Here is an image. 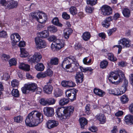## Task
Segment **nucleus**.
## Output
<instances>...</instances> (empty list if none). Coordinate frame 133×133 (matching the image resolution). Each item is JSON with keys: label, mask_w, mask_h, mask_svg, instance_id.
<instances>
[{"label": "nucleus", "mask_w": 133, "mask_h": 133, "mask_svg": "<svg viewBox=\"0 0 133 133\" xmlns=\"http://www.w3.org/2000/svg\"><path fill=\"white\" fill-rule=\"evenodd\" d=\"M80 68L81 71L82 72H86L87 71H89L91 72L93 69L90 67H87L86 68H83L81 66L80 67Z\"/></svg>", "instance_id": "40"}, {"label": "nucleus", "mask_w": 133, "mask_h": 133, "mask_svg": "<svg viewBox=\"0 0 133 133\" xmlns=\"http://www.w3.org/2000/svg\"><path fill=\"white\" fill-rule=\"evenodd\" d=\"M72 32V30L71 29L68 28L65 29L64 32V36L66 39H68L69 38L70 35Z\"/></svg>", "instance_id": "25"}, {"label": "nucleus", "mask_w": 133, "mask_h": 133, "mask_svg": "<svg viewBox=\"0 0 133 133\" xmlns=\"http://www.w3.org/2000/svg\"><path fill=\"white\" fill-rule=\"evenodd\" d=\"M35 41L37 48L41 49L45 48L46 46V42L44 40L37 37L35 38Z\"/></svg>", "instance_id": "7"}, {"label": "nucleus", "mask_w": 133, "mask_h": 133, "mask_svg": "<svg viewBox=\"0 0 133 133\" xmlns=\"http://www.w3.org/2000/svg\"><path fill=\"white\" fill-rule=\"evenodd\" d=\"M47 99L48 105H53L55 103L56 100L53 98H50Z\"/></svg>", "instance_id": "42"}, {"label": "nucleus", "mask_w": 133, "mask_h": 133, "mask_svg": "<svg viewBox=\"0 0 133 133\" xmlns=\"http://www.w3.org/2000/svg\"><path fill=\"white\" fill-rule=\"evenodd\" d=\"M58 59H51L50 61V64L51 65H57L58 64Z\"/></svg>", "instance_id": "49"}, {"label": "nucleus", "mask_w": 133, "mask_h": 133, "mask_svg": "<svg viewBox=\"0 0 133 133\" xmlns=\"http://www.w3.org/2000/svg\"><path fill=\"white\" fill-rule=\"evenodd\" d=\"M124 78L123 72L121 70H118L115 72H111L109 75L108 79L110 82L118 84L121 82Z\"/></svg>", "instance_id": "3"}, {"label": "nucleus", "mask_w": 133, "mask_h": 133, "mask_svg": "<svg viewBox=\"0 0 133 133\" xmlns=\"http://www.w3.org/2000/svg\"><path fill=\"white\" fill-rule=\"evenodd\" d=\"M109 93L115 95H121L120 90L118 88L108 90Z\"/></svg>", "instance_id": "15"}, {"label": "nucleus", "mask_w": 133, "mask_h": 133, "mask_svg": "<svg viewBox=\"0 0 133 133\" xmlns=\"http://www.w3.org/2000/svg\"><path fill=\"white\" fill-rule=\"evenodd\" d=\"M123 114V112L122 111H119L115 114V116L119 117L122 115Z\"/></svg>", "instance_id": "64"}, {"label": "nucleus", "mask_w": 133, "mask_h": 133, "mask_svg": "<svg viewBox=\"0 0 133 133\" xmlns=\"http://www.w3.org/2000/svg\"><path fill=\"white\" fill-rule=\"evenodd\" d=\"M103 110L105 113L108 114L110 113L111 112V109L110 106L108 105H106L103 108Z\"/></svg>", "instance_id": "41"}, {"label": "nucleus", "mask_w": 133, "mask_h": 133, "mask_svg": "<svg viewBox=\"0 0 133 133\" xmlns=\"http://www.w3.org/2000/svg\"><path fill=\"white\" fill-rule=\"evenodd\" d=\"M32 18L36 19L38 22L41 23H45L47 20V16L44 13L36 12L31 14Z\"/></svg>", "instance_id": "4"}, {"label": "nucleus", "mask_w": 133, "mask_h": 133, "mask_svg": "<svg viewBox=\"0 0 133 133\" xmlns=\"http://www.w3.org/2000/svg\"><path fill=\"white\" fill-rule=\"evenodd\" d=\"M96 117L102 124H104L106 121L105 117L103 114H100L96 116Z\"/></svg>", "instance_id": "21"}, {"label": "nucleus", "mask_w": 133, "mask_h": 133, "mask_svg": "<svg viewBox=\"0 0 133 133\" xmlns=\"http://www.w3.org/2000/svg\"><path fill=\"white\" fill-rule=\"evenodd\" d=\"M131 41L128 39L124 38L120 39L118 41V44H121L123 48H129L130 46Z\"/></svg>", "instance_id": "8"}, {"label": "nucleus", "mask_w": 133, "mask_h": 133, "mask_svg": "<svg viewBox=\"0 0 133 133\" xmlns=\"http://www.w3.org/2000/svg\"><path fill=\"white\" fill-rule=\"evenodd\" d=\"M35 68L37 70L42 71L44 70L45 66L43 64L40 63L36 64L35 65Z\"/></svg>", "instance_id": "24"}, {"label": "nucleus", "mask_w": 133, "mask_h": 133, "mask_svg": "<svg viewBox=\"0 0 133 133\" xmlns=\"http://www.w3.org/2000/svg\"><path fill=\"white\" fill-rule=\"evenodd\" d=\"M26 84V87L28 88V90L29 91L34 92L37 88V85L34 83H28Z\"/></svg>", "instance_id": "13"}, {"label": "nucleus", "mask_w": 133, "mask_h": 133, "mask_svg": "<svg viewBox=\"0 0 133 133\" xmlns=\"http://www.w3.org/2000/svg\"><path fill=\"white\" fill-rule=\"evenodd\" d=\"M53 89V87L51 85L48 84L45 85L43 88L44 91L47 94L51 93Z\"/></svg>", "instance_id": "16"}, {"label": "nucleus", "mask_w": 133, "mask_h": 133, "mask_svg": "<svg viewBox=\"0 0 133 133\" xmlns=\"http://www.w3.org/2000/svg\"><path fill=\"white\" fill-rule=\"evenodd\" d=\"M76 81L77 83H81L83 81V77L82 73L81 72H77L75 77Z\"/></svg>", "instance_id": "17"}, {"label": "nucleus", "mask_w": 133, "mask_h": 133, "mask_svg": "<svg viewBox=\"0 0 133 133\" xmlns=\"http://www.w3.org/2000/svg\"><path fill=\"white\" fill-rule=\"evenodd\" d=\"M79 121L81 128H84L85 125L87 124V120L85 118L83 117L80 118Z\"/></svg>", "instance_id": "22"}, {"label": "nucleus", "mask_w": 133, "mask_h": 133, "mask_svg": "<svg viewBox=\"0 0 133 133\" xmlns=\"http://www.w3.org/2000/svg\"><path fill=\"white\" fill-rule=\"evenodd\" d=\"M10 37L11 41H15V42H18L21 39L20 35L16 33L11 35Z\"/></svg>", "instance_id": "19"}, {"label": "nucleus", "mask_w": 133, "mask_h": 133, "mask_svg": "<svg viewBox=\"0 0 133 133\" xmlns=\"http://www.w3.org/2000/svg\"><path fill=\"white\" fill-rule=\"evenodd\" d=\"M12 95L16 97H18L19 96V92L17 89H14L11 91Z\"/></svg>", "instance_id": "36"}, {"label": "nucleus", "mask_w": 133, "mask_h": 133, "mask_svg": "<svg viewBox=\"0 0 133 133\" xmlns=\"http://www.w3.org/2000/svg\"><path fill=\"white\" fill-rule=\"evenodd\" d=\"M9 77L10 76L7 73L4 74L3 76V79L5 80H7Z\"/></svg>", "instance_id": "63"}, {"label": "nucleus", "mask_w": 133, "mask_h": 133, "mask_svg": "<svg viewBox=\"0 0 133 133\" xmlns=\"http://www.w3.org/2000/svg\"><path fill=\"white\" fill-rule=\"evenodd\" d=\"M44 114L48 117H52L54 114V110L53 108L51 107H44L43 110Z\"/></svg>", "instance_id": "10"}, {"label": "nucleus", "mask_w": 133, "mask_h": 133, "mask_svg": "<svg viewBox=\"0 0 133 133\" xmlns=\"http://www.w3.org/2000/svg\"><path fill=\"white\" fill-rule=\"evenodd\" d=\"M62 92L61 90L57 89V90L55 93V96L57 97L61 96L62 95Z\"/></svg>", "instance_id": "51"}, {"label": "nucleus", "mask_w": 133, "mask_h": 133, "mask_svg": "<svg viewBox=\"0 0 133 133\" xmlns=\"http://www.w3.org/2000/svg\"><path fill=\"white\" fill-rule=\"evenodd\" d=\"M26 84H25L24 86L22 88V92L24 94H26L27 90H28V88L26 87Z\"/></svg>", "instance_id": "60"}, {"label": "nucleus", "mask_w": 133, "mask_h": 133, "mask_svg": "<svg viewBox=\"0 0 133 133\" xmlns=\"http://www.w3.org/2000/svg\"><path fill=\"white\" fill-rule=\"evenodd\" d=\"M82 37L84 40L85 41H87L90 39L91 37V35L89 32L86 31L83 33Z\"/></svg>", "instance_id": "23"}, {"label": "nucleus", "mask_w": 133, "mask_h": 133, "mask_svg": "<svg viewBox=\"0 0 133 133\" xmlns=\"http://www.w3.org/2000/svg\"><path fill=\"white\" fill-rule=\"evenodd\" d=\"M46 125L48 128L51 129L57 126L58 125V122L55 120H50L47 122Z\"/></svg>", "instance_id": "11"}, {"label": "nucleus", "mask_w": 133, "mask_h": 133, "mask_svg": "<svg viewBox=\"0 0 133 133\" xmlns=\"http://www.w3.org/2000/svg\"><path fill=\"white\" fill-rule=\"evenodd\" d=\"M30 66L28 65L22 63H20L19 66V69L28 71L30 70Z\"/></svg>", "instance_id": "20"}, {"label": "nucleus", "mask_w": 133, "mask_h": 133, "mask_svg": "<svg viewBox=\"0 0 133 133\" xmlns=\"http://www.w3.org/2000/svg\"><path fill=\"white\" fill-rule=\"evenodd\" d=\"M14 122L18 123H21L23 120V117L20 115L15 117L14 118Z\"/></svg>", "instance_id": "30"}, {"label": "nucleus", "mask_w": 133, "mask_h": 133, "mask_svg": "<svg viewBox=\"0 0 133 133\" xmlns=\"http://www.w3.org/2000/svg\"><path fill=\"white\" fill-rule=\"evenodd\" d=\"M131 115H128L126 116L125 117L124 121L126 123L129 125H131L130 122Z\"/></svg>", "instance_id": "37"}, {"label": "nucleus", "mask_w": 133, "mask_h": 133, "mask_svg": "<svg viewBox=\"0 0 133 133\" xmlns=\"http://www.w3.org/2000/svg\"><path fill=\"white\" fill-rule=\"evenodd\" d=\"M108 64V62L105 60L103 61L100 63V66L101 68H105Z\"/></svg>", "instance_id": "38"}, {"label": "nucleus", "mask_w": 133, "mask_h": 133, "mask_svg": "<svg viewBox=\"0 0 133 133\" xmlns=\"http://www.w3.org/2000/svg\"><path fill=\"white\" fill-rule=\"evenodd\" d=\"M20 50L21 53L20 56L21 57L25 58L27 57L29 54L24 48H21Z\"/></svg>", "instance_id": "28"}, {"label": "nucleus", "mask_w": 133, "mask_h": 133, "mask_svg": "<svg viewBox=\"0 0 133 133\" xmlns=\"http://www.w3.org/2000/svg\"><path fill=\"white\" fill-rule=\"evenodd\" d=\"M121 101L122 103L124 104L127 103L129 101L128 96L125 95L122 96L120 98Z\"/></svg>", "instance_id": "35"}, {"label": "nucleus", "mask_w": 133, "mask_h": 133, "mask_svg": "<svg viewBox=\"0 0 133 133\" xmlns=\"http://www.w3.org/2000/svg\"><path fill=\"white\" fill-rule=\"evenodd\" d=\"M62 17L64 19L66 20L70 18L69 15L67 14L66 12H64L63 13Z\"/></svg>", "instance_id": "57"}, {"label": "nucleus", "mask_w": 133, "mask_h": 133, "mask_svg": "<svg viewBox=\"0 0 133 133\" xmlns=\"http://www.w3.org/2000/svg\"><path fill=\"white\" fill-rule=\"evenodd\" d=\"M127 87L125 86H124L123 85L122 86L120 91L121 95L124 93L127 90Z\"/></svg>", "instance_id": "59"}, {"label": "nucleus", "mask_w": 133, "mask_h": 133, "mask_svg": "<svg viewBox=\"0 0 133 133\" xmlns=\"http://www.w3.org/2000/svg\"><path fill=\"white\" fill-rule=\"evenodd\" d=\"M116 30V28H113L107 31V33L109 36L111 35Z\"/></svg>", "instance_id": "56"}, {"label": "nucleus", "mask_w": 133, "mask_h": 133, "mask_svg": "<svg viewBox=\"0 0 133 133\" xmlns=\"http://www.w3.org/2000/svg\"><path fill=\"white\" fill-rule=\"evenodd\" d=\"M72 32V30L71 29L68 28L65 29L64 32V36L66 39H68L69 38L70 35Z\"/></svg>", "instance_id": "26"}, {"label": "nucleus", "mask_w": 133, "mask_h": 133, "mask_svg": "<svg viewBox=\"0 0 133 133\" xmlns=\"http://www.w3.org/2000/svg\"><path fill=\"white\" fill-rule=\"evenodd\" d=\"M10 66L15 65L17 64L16 60L15 59H11L9 61Z\"/></svg>", "instance_id": "48"}, {"label": "nucleus", "mask_w": 133, "mask_h": 133, "mask_svg": "<svg viewBox=\"0 0 133 133\" xmlns=\"http://www.w3.org/2000/svg\"><path fill=\"white\" fill-rule=\"evenodd\" d=\"M94 10V8L93 7L90 6H86L85 8V10L87 12L89 13H92Z\"/></svg>", "instance_id": "55"}, {"label": "nucleus", "mask_w": 133, "mask_h": 133, "mask_svg": "<svg viewBox=\"0 0 133 133\" xmlns=\"http://www.w3.org/2000/svg\"><path fill=\"white\" fill-rule=\"evenodd\" d=\"M52 23L60 27H62V24L59 22V20L58 18L55 17L54 18L52 21Z\"/></svg>", "instance_id": "34"}, {"label": "nucleus", "mask_w": 133, "mask_h": 133, "mask_svg": "<svg viewBox=\"0 0 133 133\" xmlns=\"http://www.w3.org/2000/svg\"><path fill=\"white\" fill-rule=\"evenodd\" d=\"M40 36H39L41 38H46L49 36V33L48 31L45 30L39 33Z\"/></svg>", "instance_id": "29"}, {"label": "nucleus", "mask_w": 133, "mask_h": 133, "mask_svg": "<svg viewBox=\"0 0 133 133\" xmlns=\"http://www.w3.org/2000/svg\"><path fill=\"white\" fill-rule=\"evenodd\" d=\"M94 92L95 94L100 97H102L105 94L104 91L97 88L94 89Z\"/></svg>", "instance_id": "18"}, {"label": "nucleus", "mask_w": 133, "mask_h": 133, "mask_svg": "<svg viewBox=\"0 0 133 133\" xmlns=\"http://www.w3.org/2000/svg\"><path fill=\"white\" fill-rule=\"evenodd\" d=\"M46 77L47 76H51L53 74L52 71L50 69H48L44 72Z\"/></svg>", "instance_id": "44"}, {"label": "nucleus", "mask_w": 133, "mask_h": 133, "mask_svg": "<svg viewBox=\"0 0 133 133\" xmlns=\"http://www.w3.org/2000/svg\"><path fill=\"white\" fill-rule=\"evenodd\" d=\"M90 106L89 104H87L85 107V112L87 115H89L90 113Z\"/></svg>", "instance_id": "53"}, {"label": "nucleus", "mask_w": 133, "mask_h": 133, "mask_svg": "<svg viewBox=\"0 0 133 133\" xmlns=\"http://www.w3.org/2000/svg\"><path fill=\"white\" fill-rule=\"evenodd\" d=\"M7 36V34L6 31L2 30L0 31V37L5 38Z\"/></svg>", "instance_id": "54"}, {"label": "nucleus", "mask_w": 133, "mask_h": 133, "mask_svg": "<svg viewBox=\"0 0 133 133\" xmlns=\"http://www.w3.org/2000/svg\"><path fill=\"white\" fill-rule=\"evenodd\" d=\"M122 13L124 17H129L130 15V11L129 9L125 8L122 11Z\"/></svg>", "instance_id": "27"}, {"label": "nucleus", "mask_w": 133, "mask_h": 133, "mask_svg": "<svg viewBox=\"0 0 133 133\" xmlns=\"http://www.w3.org/2000/svg\"><path fill=\"white\" fill-rule=\"evenodd\" d=\"M41 59H29L28 60L31 64H36L40 62Z\"/></svg>", "instance_id": "39"}, {"label": "nucleus", "mask_w": 133, "mask_h": 133, "mask_svg": "<svg viewBox=\"0 0 133 133\" xmlns=\"http://www.w3.org/2000/svg\"><path fill=\"white\" fill-rule=\"evenodd\" d=\"M68 81H63L61 82V85L64 87H68Z\"/></svg>", "instance_id": "62"}, {"label": "nucleus", "mask_w": 133, "mask_h": 133, "mask_svg": "<svg viewBox=\"0 0 133 133\" xmlns=\"http://www.w3.org/2000/svg\"><path fill=\"white\" fill-rule=\"evenodd\" d=\"M47 29L48 31H49L51 33H55L57 31V28L53 25L48 26L47 28Z\"/></svg>", "instance_id": "32"}, {"label": "nucleus", "mask_w": 133, "mask_h": 133, "mask_svg": "<svg viewBox=\"0 0 133 133\" xmlns=\"http://www.w3.org/2000/svg\"><path fill=\"white\" fill-rule=\"evenodd\" d=\"M8 4L6 9H10L16 8L18 3L17 2L14 0H9L8 1Z\"/></svg>", "instance_id": "12"}, {"label": "nucleus", "mask_w": 133, "mask_h": 133, "mask_svg": "<svg viewBox=\"0 0 133 133\" xmlns=\"http://www.w3.org/2000/svg\"><path fill=\"white\" fill-rule=\"evenodd\" d=\"M83 62L85 64H88L91 63V59H83Z\"/></svg>", "instance_id": "61"}, {"label": "nucleus", "mask_w": 133, "mask_h": 133, "mask_svg": "<svg viewBox=\"0 0 133 133\" xmlns=\"http://www.w3.org/2000/svg\"><path fill=\"white\" fill-rule=\"evenodd\" d=\"M102 14L104 15H108L112 12L111 8L109 6L106 5L103 6L101 8Z\"/></svg>", "instance_id": "9"}, {"label": "nucleus", "mask_w": 133, "mask_h": 133, "mask_svg": "<svg viewBox=\"0 0 133 133\" xmlns=\"http://www.w3.org/2000/svg\"><path fill=\"white\" fill-rule=\"evenodd\" d=\"M60 107L57 108L56 110L57 114L59 119L62 121H64L69 118L74 111V108L71 106L65 107Z\"/></svg>", "instance_id": "2"}, {"label": "nucleus", "mask_w": 133, "mask_h": 133, "mask_svg": "<svg viewBox=\"0 0 133 133\" xmlns=\"http://www.w3.org/2000/svg\"><path fill=\"white\" fill-rule=\"evenodd\" d=\"M39 102L40 104L43 106L48 105L47 99L42 98L40 99Z\"/></svg>", "instance_id": "43"}, {"label": "nucleus", "mask_w": 133, "mask_h": 133, "mask_svg": "<svg viewBox=\"0 0 133 133\" xmlns=\"http://www.w3.org/2000/svg\"><path fill=\"white\" fill-rule=\"evenodd\" d=\"M111 17L110 16L107 17L102 22V25L106 28H108L110 25V22L112 21Z\"/></svg>", "instance_id": "14"}, {"label": "nucleus", "mask_w": 133, "mask_h": 133, "mask_svg": "<svg viewBox=\"0 0 133 133\" xmlns=\"http://www.w3.org/2000/svg\"><path fill=\"white\" fill-rule=\"evenodd\" d=\"M97 1V0H87V3L88 4L93 6L96 4Z\"/></svg>", "instance_id": "46"}, {"label": "nucleus", "mask_w": 133, "mask_h": 133, "mask_svg": "<svg viewBox=\"0 0 133 133\" xmlns=\"http://www.w3.org/2000/svg\"><path fill=\"white\" fill-rule=\"evenodd\" d=\"M31 57H30V58H32L33 56V58H42V57L41 54L39 52H36L33 56L30 55Z\"/></svg>", "instance_id": "47"}, {"label": "nucleus", "mask_w": 133, "mask_h": 133, "mask_svg": "<svg viewBox=\"0 0 133 133\" xmlns=\"http://www.w3.org/2000/svg\"><path fill=\"white\" fill-rule=\"evenodd\" d=\"M18 85L19 81L16 79H14L11 82V85L13 87H17Z\"/></svg>", "instance_id": "45"}, {"label": "nucleus", "mask_w": 133, "mask_h": 133, "mask_svg": "<svg viewBox=\"0 0 133 133\" xmlns=\"http://www.w3.org/2000/svg\"><path fill=\"white\" fill-rule=\"evenodd\" d=\"M68 88L74 87L76 85L75 83L71 81H68Z\"/></svg>", "instance_id": "52"}, {"label": "nucleus", "mask_w": 133, "mask_h": 133, "mask_svg": "<svg viewBox=\"0 0 133 133\" xmlns=\"http://www.w3.org/2000/svg\"><path fill=\"white\" fill-rule=\"evenodd\" d=\"M0 3L3 6H4L5 8L6 9V6L8 5V1L6 2L5 0H1L0 1Z\"/></svg>", "instance_id": "58"}, {"label": "nucleus", "mask_w": 133, "mask_h": 133, "mask_svg": "<svg viewBox=\"0 0 133 133\" xmlns=\"http://www.w3.org/2000/svg\"><path fill=\"white\" fill-rule=\"evenodd\" d=\"M43 120V114L37 111L34 110L29 114L25 122L26 126L33 127L37 126Z\"/></svg>", "instance_id": "1"}, {"label": "nucleus", "mask_w": 133, "mask_h": 133, "mask_svg": "<svg viewBox=\"0 0 133 133\" xmlns=\"http://www.w3.org/2000/svg\"><path fill=\"white\" fill-rule=\"evenodd\" d=\"M78 91L77 90L75 89L71 90H68L65 93L66 95L71 101L72 102L76 99V93Z\"/></svg>", "instance_id": "6"}, {"label": "nucleus", "mask_w": 133, "mask_h": 133, "mask_svg": "<svg viewBox=\"0 0 133 133\" xmlns=\"http://www.w3.org/2000/svg\"><path fill=\"white\" fill-rule=\"evenodd\" d=\"M69 11L71 14L73 15H75L77 13V10L76 8L74 6H71L69 9Z\"/></svg>", "instance_id": "33"}, {"label": "nucleus", "mask_w": 133, "mask_h": 133, "mask_svg": "<svg viewBox=\"0 0 133 133\" xmlns=\"http://www.w3.org/2000/svg\"><path fill=\"white\" fill-rule=\"evenodd\" d=\"M36 76L38 79H40L41 78H44L46 77L44 72L38 73L37 74Z\"/></svg>", "instance_id": "50"}, {"label": "nucleus", "mask_w": 133, "mask_h": 133, "mask_svg": "<svg viewBox=\"0 0 133 133\" xmlns=\"http://www.w3.org/2000/svg\"><path fill=\"white\" fill-rule=\"evenodd\" d=\"M64 43L62 40L57 39L53 42L51 45V49L54 51H58L64 46Z\"/></svg>", "instance_id": "5"}, {"label": "nucleus", "mask_w": 133, "mask_h": 133, "mask_svg": "<svg viewBox=\"0 0 133 133\" xmlns=\"http://www.w3.org/2000/svg\"><path fill=\"white\" fill-rule=\"evenodd\" d=\"M69 102L68 99L66 98L61 99L59 101V104L62 106H63L67 104Z\"/></svg>", "instance_id": "31"}]
</instances>
